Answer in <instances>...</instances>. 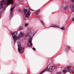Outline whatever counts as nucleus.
Returning <instances> with one entry per match:
<instances>
[{
  "mask_svg": "<svg viewBox=\"0 0 74 74\" xmlns=\"http://www.w3.org/2000/svg\"><path fill=\"white\" fill-rule=\"evenodd\" d=\"M12 1L13 0H3L1 1L0 5V9L3 8V5H9L10 4H13L14 2H12Z\"/></svg>",
  "mask_w": 74,
  "mask_h": 74,
  "instance_id": "1",
  "label": "nucleus"
},
{
  "mask_svg": "<svg viewBox=\"0 0 74 74\" xmlns=\"http://www.w3.org/2000/svg\"><path fill=\"white\" fill-rule=\"evenodd\" d=\"M12 35V36L13 38L14 41V42H15V41H16L17 39H19V38H21L22 37H23L24 35V34L22 32H20V35L18 37H17L16 35H15V34H17V33L16 32H12L11 33Z\"/></svg>",
  "mask_w": 74,
  "mask_h": 74,
  "instance_id": "2",
  "label": "nucleus"
},
{
  "mask_svg": "<svg viewBox=\"0 0 74 74\" xmlns=\"http://www.w3.org/2000/svg\"><path fill=\"white\" fill-rule=\"evenodd\" d=\"M30 10L31 11H34L33 10H32L31 9H29L28 11H27V10L25 9L24 10V15L26 18H29L30 16V15L31 14L30 12Z\"/></svg>",
  "mask_w": 74,
  "mask_h": 74,
  "instance_id": "3",
  "label": "nucleus"
},
{
  "mask_svg": "<svg viewBox=\"0 0 74 74\" xmlns=\"http://www.w3.org/2000/svg\"><path fill=\"white\" fill-rule=\"evenodd\" d=\"M18 50L19 53H23V51H24V49H23V48L21 47V46L20 43H19L18 44Z\"/></svg>",
  "mask_w": 74,
  "mask_h": 74,
  "instance_id": "4",
  "label": "nucleus"
},
{
  "mask_svg": "<svg viewBox=\"0 0 74 74\" xmlns=\"http://www.w3.org/2000/svg\"><path fill=\"white\" fill-rule=\"evenodd\" d=\"M27 45L28 47H30L32 46V38H30L28 39V42L27 43Z\"/></svg>",
  "mask_w": 74,
  "mask_h": 74,
  "instance_id": "5",
  "label": "nucleus"
},
{
  "mask_svg": "<svg viewBox=\"0 0 74 74\" xmlns=\"http://www.w3.org/2000/svg\"><path fill=\"white\" fill-rule=\"evenodd\" d=\"M70 8L72 10V12H74V3H71L70 5Z\"/></svg>",
  "mask_w": 74,
  "mask_h": 74,
  "instance_id": "6",
  "label": "nucleus"
},
{
  "mask_svg": "<svg viewBox=\"0 0 74 74\" xmlns=\"http://www.w3.org/2000/svg\"><path fill=\"white\" fill-rule=\"evenodd\" d=\"M62 8L64 9V10H68V8H69V6L67 5L65 6L64 5H63V6H62Z\"/></svg>",
  "mask_w": 74,
  "mask_h": 74,
  "instance_id": "7",
  "label": "nucleus"
},
{
  "mask_svg": "<svg viewBox=\"0 0 74 74\" xmlns=\"http://www.w3.org/2000/svg\"><path fill=\"white\" fill-rule=\"evenodd\" d=\"M14 7H15V5L12 8H11V9L10 10V11H11L10 14L11 15H12V11L14 10Z\"/></svg>",
  "mask_w": 74,
  "mask_h": 74,
  "instance_id": "8",
  "label": "nucleus"
},
{
  "mask_svg": "<svg viewBox=\"0 0 74 74\" xmlns=\"http://www.w3.org/2000/svg\"><path fill=\"white\" fill-rule=\"evenodd\" d=\"M40 12V10L37 11L36 12V13H35L36 15H38V13H39Z\"/></svg>",
  "mask_w": 74,
  "mask_h": 74,
  "instance_id": "9",
  "label": "nucleus"
},
{
  "mask_svg": "<svg viewBox=\"0 0 74 74\" xmlns=\"http://www.w3.org/2000/svg\"><path fill=\"white\" fill-rule=\"evenodd\" d=\"M52 27H58V28H59V25H53Z\"/></svg>",
  "mask_w": 74,
  "mask_h": 74,
  "instance_id": "10",
  "label": "nucleus"
},
{
  "mask_svg": "<svg viewBox=\"0 0 74 74\" xmlns=\"http://www.w3.org/2000/svg\"><path fill=\"white\" fill-rule=\"evenodd\" d=\"M67 69L69 71L71 70V68L70 67H68L67 68Z\"/></svg>",
  "mask_w": 74,
  "mask_h": 74,
  "instance_id": "11",
  "label": "nucleus"
},
{
  "mask_svg": "<svg viewBox=\"0 0 74 74\" xmlns=\"http://www.w3.org/2000/svg\"><path fill=\"white\" fill-rule=\"evenodd\" d=\"M63 73H64V74H65V73H66L67 72V70H66V69H65V70H63Z\"/></svg>",
  "mask_w": 74,
  "mask_h": 74,
  "instance_id": "12",
  "label": "nucleus"
},
{
  "mask_svg": "<svg viewBox=\"0 0 74 74\" xmlns=\"http://www.w3.org/2000/svg\"><path fill=\"white\" fill-rule=\"evenodd\" d=\"M61 30H64L65 29L64 28V27H62L61 28Z\"/></svg>",
  "mask_w": 74,
  "mask_h": 74,
  "instance_id": "13",
  "label": "nucleus"
},
{
  "mask_svg": "<svg viewBox=\"0 0 74 74\" xmlns=\"http://www.w3.org/2000/svg\"><path fill=\"white\" fill-rule=\"evenodd\" d=\"M29 35H30V33L28 32L27 34V36H29Z\"/></svg>",
  "mask_w": 74,
  "mask_h": 74,
  "instance_id": "14",
  "label": "nucleus"
},
{
  "mask_svg": "<svg viewBox=\"0 0 74 74\" xmlns=\"http://www.w3.org/2000/svg\"><path fill=\"white\" fill-rule=\"evenodd\" d=\"M23 29V27H20L19 28V30H21V29Z\"/></svg>",
  "mask_w": 74,
  "mask_h": 74,
  "instance_id": "15",
  "label": "nucleus"
},
{
  "mask_svg": "<svg viewBox=\"0 0 74 74\" xmlns=\"http://www.w3.org/2000/svg\"><path fill=\"white\" fill-rule=\"evenodd\" d=\"M29 25V24L28 23L25 24V26H27Z\"/></svg>",
  "mask_w": 74,
  "mask_h": 74,
  "instance_id": "16",
  "label": "nucleus"
},
{
  "mask_svg": "<svg viewBox=\"0 0 74 74\" xmlns=\"http://www.w3.org/2000/svg\"><path fill=\"white\" fill-rule=\"evenodd\" d=\"M71 1L72 3H74V0H71Z\"/></svg>",
  "mask_w": 74,
  "mask_h": 74,
  "instance_id": "17",
  "label": "nucleus"
},
{
  "mask_svg": "<svg viewBox=\"0 0 74 74\" xmlns=\"http://www.w3.org/2000/svg\"><path fill=\"white\" fill-rule=\"evenodd\" d=\"M41 23H42V24H43L44 25V22H43V21H41Z\"/></svg>",
  "mask_w": 74,
  "mask_h": 74,
  "instance_id": "18",
  "label": "nucleus"
},
{
  "mask_svg": "<svg viewBox=\"0 0 74 74\" xmlns=\"http://www.w3.org/2000/svg\"><path fill=\"white\" fill-rule=\"evenodd\" d=\"M58 74H61V72H59L58 73Z\"/></svg>",
  "mask_w": 74,
  "mask_h": 74,
  "instance_id": "19",
  "label": "nucleus"
},
{
  "mask_svg": "<svg viewBox=\"0 0 74 74\" xmlns=\"http://www.w3.org/2000/svg\"><path fill=\"white\" fill-rule=\"evenodd\" d=\"M1 11H0V16L1 15Z\"/></svg>",
  "mask_w": 74,
  "mask_h": 74,
  "instance_id": "20",
  "label": "nucleus"
},
{
  "mask_svg": "<svg viewBox=\"0 0 74 74\" xmlns=\"http://www.w3.org/2000/svg\"><path fill=\"white\" fill-rule=\"evenodd\" d=\"M72 21H74V18H73L72 19Z\"/></svg>",
  "mask_w": 74,
  "mask_h": 74,
  "instance_id": "21",
  "label": "nucleus"
},
{
  "mask_svg": "<svg viewBox=\"0 0 74 74\" xmlns=\"http://www.w3.org/2000/svg\"><path fill=\"white\" fill-rule=\"evenodd\" d=\"M33 49H34V50H36V49L35 48H33Z\"/></svg>",
  "mask_w": 74,
  "mask_h": 74,
  "instance_id": "22",
  "label": "nucleus"
}]
</instances>
